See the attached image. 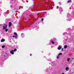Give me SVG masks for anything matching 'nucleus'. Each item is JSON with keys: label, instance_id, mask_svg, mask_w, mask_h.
Listing matches in <instances>:
<instances>
[{"label": "nucleus", "instance_id": "nucleus-1", "mask_svg": "<svg viewBox=\"0 0 74 74\" xmlns=\"http://www.w3.org/2000/svg\"><path fill=\"white\" fill-rule=\"evenodd\" d=\"M17 51V49H15L14 50H12L11 51H10V53L12 55H14V52H15V51Z\"/></svg>", "mask_w": 74, "mask_h": 74}, {"label": "nucleus", "instance_id": "nucleus-2", "mask_svg": "<svg viewBox=\"0 0 74 74\" xmlns=\"http://www.w3.org/2000/svg\"><path fill=\"white\" fill-rule=\"evenodd\" d=\"M13 34L15 36H13V38H14V37H15V38H18V35H17V33L16 32H14L13 33Z\"/></svg>", "mask_w": 74, "mask_h": 74}, {"label": "nucleus", "instance_id": "nucleus-3", "mask_svg": "<svg viewBox=\"0 0 74 74\" xmlns=\"http://www.w3.org/2000/svg\"><path fill=\"white\" fill-rule=\"evenodd\" d=\"M7 25L6 24H5L3 26V30H5L6 29H7Z\"/></svg>", "mask_w": 74, "mask_h": 74}, {"label": "nucleus", "instance_id": "nucleus-4", "mask_svg": "<svg viewBox=\"0 0 74 74\" xmlns=\"http://www.w3.org/2000/svg\"><path fill=\"white\" fill-rule=\"evenodd\" d=\"M62 47L60 46H58V50H60L62 49Z\"/></svg>", "mask_w": 74, "mask_h": 74}, {"label": "nucleus", "instance_id": "nucleus-5", "mask_svg": "<svg viewBox=\"0 0 74 74\" xmlns=\"http://www.w3.org/2000/svg\"><path fill=\"white\" fill-rule=\"evenodd\" d=\"M65 70L66 71H69V67H66L65 68Z\"/></svg>", "mask_w": 74, "mask_h": 74}, {"label": "nucleus", "instance_id": "nucleus-6", "mask_svg": "<svg viewBox=\"0 0 74 74\" xmlns=\"http://www.w3.org/2000/svg\"><path fill=\"white\" fill-rule=\"evenodd\" d=\"M12 25V23H11V22H10L9 23V27H11V26Z\"/></svg>", "mask_w": 74, "mask_h": 74}, {"label": "nucleus", "instance_id": "nucleus-7", "mask_svg": "<svg viewBox=\"0 0 74 74\" xmlns=\"http://www.w3.org/2000/svg\"><path fill=\"white\" fill-rule=\"evenodd\" d=\"M70 58H68L67 59V62H69V61H70Z\"/></svg>", "mask_w": 74, "mask_h": 74}, {"label": "nucleus", "instance_id": "nucleus-8", "mask_svg": "<svg viewBox=\"0 0 74 74\" xmlns=\"http://www.w3.org/2000/svg\"><path fill=\"white\" fill-rule=\"evenodd\" d=\"M1 42H4V41H5V39H2L1 40Z\"/></svg>", "mask_w": 74, "mask_h": 74}, {"label": "nucleus", "instance_id": "nucleus-9", "mask_svg": "<svg viewBox=\"0 0 74 74\" xmlns=\"http://www.w3.org/2000/svg\"><path fill=\"white\" fill-rule=\"evenodd\" d=\"M67 45H64V48L65 49H66V48H67Z\"/></svg>", "mask_w": 74, "mask_h": 74}, {"label": "nucleus", "instance_id": "nucleus-10", "mask_svg": "<svg viewBox=\"0 0 74 74\" xmlns=\"http://www.w3.org/2000/svg\"><path fill=\"white\" fill-rule=\"evenodd\" d=\"M67 2L68 3H71L72 1L71 0H69Z\"/></svg>", "mask_w": 74, "mask_h": 74}, {"label": "nucleus", "instance_id": "nucleus-11", "mask_svg": "<svg viewBox=\"0 0 74 74\" xmlns=\"http://www.w3.org/2000/svg\"><path fill=\"white\" fill-rule=\"evenodd\" d=\"M5 32H7V31L8 30V29H5Z\"/></svg>", "mask_w": 74, "mask_h": 74}, {"label": "nucleus", "instance_id": "nucleus-12", "mask_svg": "<svg viewBox=\"0 0 74 74\" xmlns=\"http://www.w3.org/2000/svg\"><path fill=\"white\" fill-rule=\"evenodd\" d=\"M62 55V53H59V54L58 55V56H59V55Z\"/></svg>", "mask_w": 74, "mask_h": 74}, {"label": "nucleus", "instance_id": "nucleus-13", "mask_svg": "<svg viewBox=\"0 0 74 74\" xmlns=\"http://www.w3.org/2000/svg\"><path fill=\"white\" fill-rule=\"evenodd\" d=\"M4 47H5V45H3L2 46V47L3 48H4Z\"/></svg>", "mask_w": 74, "mask_h": 74}, {"label": "nucleus", "instance_id": "nucleus-14", "mask_svg": "<svg viewBox=\"0 0 74 74\" xmlns=\"http://www.w3.org/2000/svg\"><path fill=\"white\" fill-rule=\"evenodd\" d=\"M64 49H63V48H62L61 49V50L62 51H64Z\"/></svg>", "mask_w": 74, "mask_h": 74}, {"label": "nucleus", "instance_id": "nucleus-15", "mask_svg": "<svg viewBox=\"0 0 74 74\" xmlns=\"http://www.w3.org/2000/svg\"><path fill=\"white\" fill-rule=\"evenodd\" d=\"M59 55L57 57V59H59Z\"/></svg>", "mask_w": 74, "mask_h": 74}, {"label": "nucleus", "instance_id": "nucleus-16", "mask_svg": "<svg viewBox=\"0 0 74 74\" xmlns=\"http://www.w3.org/2000/svg\"><path fill=\"white\" fill-rule=\"evenodd\" d=\"M53 44H54V42H53V41H51Z\"/></svg>", "mask_w": 74, "mask_h": 74}, {"label": "nucleus", "instance_id": "nucleus-17", "mask_svg": "<svg viewBox=\"0 0 74 74\" xmlns=\"http://www.w3.org/2000/svg\"><path fill=\"white\" fill-rule=\"evenodd\" d=\"M43 20H44V18H42L41 20L42 21Z\"/></svg>", "mask_w": 74, "mask_h": 74}, {"label": "nucleus", "instance_id": "nucleus-18", "mask_svg": "<svg viewBox=\"0 0 74 74\" xmlns=\"http://www.w3.org/2000/svg\"><path fill=\"white\" fill-rule=\"evenodd\" d=\"M10 7H11V8H12V6H10Z\"/></svg>", "mask_w": 74, "mask_h": 74}, {"label": "nucleus", "instance_id": "nucleus-19", "mask_svg": "<svg viewBox=\"0 0 74 74\" xmlns=\"http://www.w3.org/2000/svg\"><path fill=\"white\" fill-rule=\"evenodd\" d=\"M59 3V4H60V5H61V3Z\"/></svg>", "mask_w": 74, "mask_h": 74}, {"label": "nucleus", "instance_id": "nucleus-20", "mask_svg": "<svg viewBox=\"0 0 74 74\" xmlns=\"http://www.w3.org/2000/svg\"><path fill=\"white\" fill-rule=\"evenodd\" d=\"M23 33L21 34V36H22V35H23Z\"/></svg>", "mask_w": 74, "mask_h": 74}, {"label": "nucleus", "instance_id": "nucleus-21", "mask_svg": "<svg viewBox=\"0 0 74 74\" xmlns=\"http://www.w3.org/2000/svg\"><path fill=\"white\" fill-rule=\"evenodd\" d=\"M30 56H32V54H30Z\"/></svg>", "mask_w": 74, "mask_h": 74}, {"label": "nucleus", "instance_id": "nucleus-22", "mask_svg": "<svg viewBox=\"0 0 74 74\" xmlns=\"http://www.w3.org/2000/svg\"><path fill=\"white\" fill-rule=\"evenodd\" d=\"M62 74H64V73H63Z\"/></svg>", "mask_w": 74, "mask_h": 74}, {"label": "nucleus", "instance_id": "nucleus-23", "mask_svg": "<svg viewBox=\"0 0 74 74\" xmlns=\"http://www.w3.org/2000/svg\"><path fill=\"white\" fill-rule=\"evenodd\" d=\"M53 2H52V4H53Z\"/></svg>", "mask_w": 74, "mask_h": 74}, {"label": "nucleus", "instance_id": "nucleus-24", "mask_svg": "<svg viewBox=\"0 0 74 74\" xmlns=\"http://www.w3.org/2000/svg\"><path fill=\"white\" fill-rule=\"evenodd\" d=\"M52 8H51V9H52Z\"/></svg>", "mask_w": 74, "mask_h": 74}, {"label": "nucleus", "instance_id": "nucleus-25", "mask_svg": "<svg viewBox=\"0 0 74 74\" xmlns=\"http://www.w3.org/2000/svg\"><path fill=\"white\" fill-rule=\"evenodd\" d=\"M51 4H52V3H51Z\"/></svg>", "mask_w": 74, "mask_h": 74}, {"label": "nucleus", "instance_id": "nucleus-26", "mask_svg": "<svg viewBox=\"0 0 74 74\" xmlns=\"http://www.w3.org/2000/svg\"><path fill=\"white\" fill-rule=\"evenodd\" d=\"M11 0L12 1V0Z\"/></svg>", "mask_w": 74, "mask_h": 74}]
</instances>
